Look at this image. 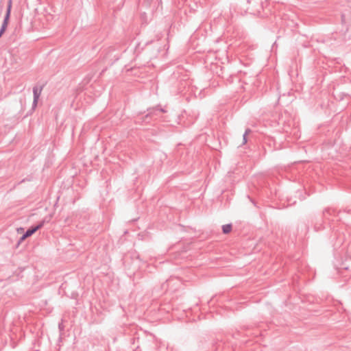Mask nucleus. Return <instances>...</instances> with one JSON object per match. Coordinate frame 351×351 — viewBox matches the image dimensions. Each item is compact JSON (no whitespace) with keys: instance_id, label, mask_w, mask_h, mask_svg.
<instances>
[{"instance_id":"nucleus-1","label":"nucleus","mask_w":351,"mask_h":351,"mask_svg":"<svg viewBox=\"0 0 351 351\" xmlns=\"http://www.w3.org/2000/svg\"><path fill=\"white\" fill-rule=\"evenodd\" d=\"M43 88V86H34L33 87V103H32V109L34 110L38 104V101L41 95L42 90Z\"/></svg>"},{"instance_id":"nucleus-2","label":"nucleus","mask_w":351,"mask_h":351,"mask_svg":"<svg viewBox=\"0 0 351 351\" xmlns=\"http://www.w3.org/2000/svg\"><path fill=\"white\" fill-rule=\"evenodd\" d=\"M43 225H44V221H42L38 225L29 228L24 234V237H29L32 236L38 230L41 228L43 226Z\"/></svg>"},{"instance_id":"nucleus-3","label":"nucleus","mask_w":351,"mask_h":351,"mask_svg":"<svg viewBox=\"0 0 351 351\" xmlns=\"http://www.w3.org/2000/svg\"><path fill=\"white\" fill-rule=\"evenodd\" d=\"M232 230L231 224H226L222 226V230L224 234L229 233Z\"/></svg>"},{"instance_id":"nucleus-4","label":"nucleus","mask_w":351,"mask_h":351,"mask_svg":"<svg viewBox=\"0 0 351 351\" xmlns=\"http://www.w3.org/2000/svg\"><path fill=\"white\" fill-rule=\"evenodd\" d=\"M157 111H159V112H165V110H163L162 108H158V107H156V108H152V109H150V110H149V114L147 115V117L148 115H151V114H155V113H156V112H157Z\"/></svg>"},{"instance_id":"nucleus-5","label":"nucleus","mask_w":351,"mask_h":351,"mask_svg":"<svg viewBox=\"0 0 351 351\" xmlns=\"http://www.w3.org/2000/svg\"><path fill=\"white\" fill-rule=\"evenodd\" d=\"M251 132L250 129H247L245 133L243 135V144H245L247 143V135Z\"/></svg>"},{"instance_id":"nucleus-6","label":"nucleus","mask_w":351,"mask_h":351,"mask_svg":"<svg viewBox=\"0 0 351 351\" xmlns=\"http://www.w3.org/2000/svg\"><path fill=\"white\" fill-rule=\"evenodd\" d=\"M333 212L334 210H331L330 208H328V209H326L324 211V215L325 217H326L327 215H330L331 214V212Z\"/></svg>"},{"instance_id":"nucleus-7","label":"nucleus","mask_w":351,"mask_h":351,"mask_svg":"<svg viewBox=\"0 0 351 351\" xmlns=\"http://www.w3.org/2000/svg\"><path fill=\"white\" fill-rule=\"evenodd\" d=\"M59 328H60V330H62V329H63L62 323L59 324Z\"/></svg>"},{"instance_id":"nucleus-8","label":"nucleus","mask_w":351,"mask_h":351,"mask_svg":"<svg viewBox=\"0 0 351 351\" xmlns=\"http://www.w3.org/2000/svg\"><path fill=\"white\" fill-rule=\"evenodd\" d=\"M27 237H24V234L21 237V241L25 239Z\"/></svg>"}]
</instances>
